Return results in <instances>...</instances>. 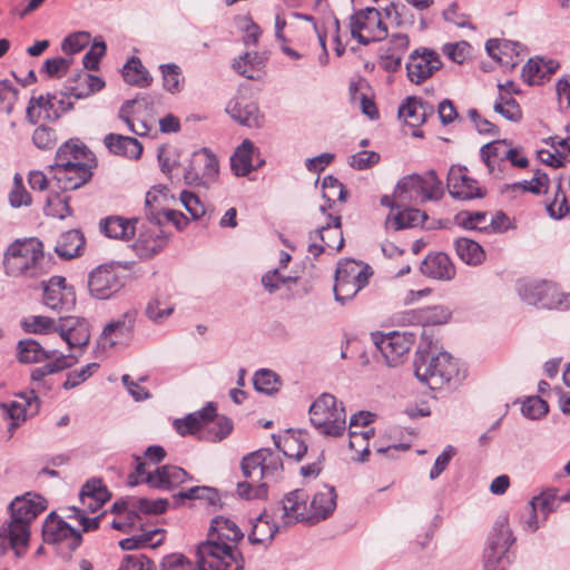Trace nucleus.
Returning <instances> with one entry per match:
<instances>
[{"mask_svg":"<svg viewBox=\"0 0 570 570\" xmlns=\"http://www.w3.org/2000/svg\"><path fill=\"white\" fill-rule=\"evenodd\" d=\"M46 500L35 493L14 498L9 504L10 520L0 528V537L8 539L10 547L21 557L28 547L30 525L46 510Z\"/></svg>","mask_w":570,"mask_h":570,"instance_id":"1","label":"nucleus"},{"mask_svg":"<svg viewBox=\"0 0 570 570\" xmlns=\"http://www.w3.org/2000/svg\"><path fill=\"white\" fill-rule=\"evenodd\" d=\"M180 435L199 434V439L209 442L222 441L233 430L232 421L225 415L216 414V406L209 402L205 407L177 419L174 422Z\"/></svg>","mask_w":570,"mask_h":570,"instance_id":"2","label":"nucleus"},{"mask_svg":"<svg viewBox=\"0 0 570 570\" xmlns=\"http://www.w3.org/2000/svg\"><path fill=\"white\" fill-rule=\"evenodd\" d=\"M414 373L422 383H425L432 390H438L459 373V367L448 352L435 353L429 346L416 352Z\"/></svg>","mask_w":570,"mask_h":570,"instance_id":"3","label":"nucleus"},{"mask_svg":"<svg viewBox=\"0 0 570 570\" xmlns=\"http://www.w3.org/2000/svg\"><path fill=\"white\" fill-rule=\"evenodd\" d=\"M43 245L37 238L16 240L4 254L3 265L9 276L36 277L42 272Z\"/></svg>","mask_w":570,"mask_h":570,"instance_id":"4","label":"nucleus"},{"mask_svg":"<svg viewBox=\"0 0 570 570\" xmlns=\"http://www.w3.org/2000/svg\"><path fill=\"white\" fill-rule=\"evenodd\" d=\"M308 413L312 425L324 436L338 438L346 430L345 407L333 394H321L311 404Z\"/></svg>","mask_w":570,"mask_h":570,"instance_id":"5","label":"nucleus"},{"mask_svg":"<svg viewBox=\"0 0 570 570\" xmlns=\"http://www.w3.org/2000/svg\"><path fill=\"white\" fill-rule=\"evenodd\" d=\"M519 297L527 304L546 309H570V294L549 281L521 279L517 283Z\"/></svg>","mask_w":570,"mask_h":570,"instance_id":"6","label":"nucleus"},{"mask_svg":"<svg viewBox=\"0 0 570 570\" xmlns=\"http://www.w3.org/2000/svg\"><path fill=\"white\" fill-rule=\"evenodd\" d=\"M514 540L508 517L500 515L487 540L482 558L483 569L507 570L512 562L509 550Z\"/></svg>","mask_w":570,"mask_h":570,"instance_id":"7","label":"nucleus"},{"mask_svg":"<svg viewBox=\"0 0 570 570\" xmlns=\"http://www.w3.org/2000/svg\"><path fill=\"white\" fill-rule=\"evenodd\" d=\"M371 267L353 259L341 262L335 273L334 295L342 304L352 299L367 283Z\"/></svg>","mask_w":570,"mask_h":570,"instance_id":"8","label":"nucleus"},{"mask_svg":"<svg viewBox=\"0 0 570 570\" xmlns=\"http://www.w3.org/2000/svg\"><path fill=\"white\" fill-rule=\"evenodd\" d=\"M137 465L134 472L128 475V484L135 487L139 483H147L149 487L161 490H169L184 483L188 473L176 465H163L154 472L147 471V463L136 458Z\"/></svg>","mask_w":570,"mask_h":570,"instance_id":"9","label":"nucleus"},{"mask_svg":"<svg viewBox=\"0 0 570 570\" xmlns=\"http://www.w3.org/2000/svg\"><path fill=\"white\" fill-rule=\"evenodd\" d=\"M240 469L246 479L277 482L283 474V461L278 452L259 449L243 458Z\"/></svg>","mask_w":570,"mask_h":570,"instance_id":"10","label":"nucleus"},{"mask_svg":"<svg viewBox=\"0 0 570 570\" xmlns=\"http://www.w3.org/2000/svg\"><path fill=\"white\" fill-rule=\"evenodd\" d=\"M350 31L360 45L382 41L387 37V27L383 23L381 12L375 8H364L350 17Z\"/></svg>","mask_w":570,"mask_h":570,"instance_id":"11","label":"nucleus"},{"mask_svg":"<svg viewBox=\"0 0 570 570\" xmlns=\"http://www.w3.org/2000/svg\"><path fill=\"white\" fill-rule=\"evenodd\" d=\"M65 151L56 153L55 164L48 166V173L61 190H75L87 184L91 176V167L87 163L71 164L66 160Z\"/></svg>","mask_w":570,"mask_h":570,"instance_id":"12","label":"nucleus"},{"mask_svg":"<svg viewBox=\"0 0 570 570\" xmlns=\"http://www.w3.org/2000/svg\"><path fill=\"white\" fill-rule=\"evenodd\" d=\"M228 553L215 544L199 543L196 550L198 570H244L243 554Z\"/></svg>","mask_w":570,"mask_h":570,"instance_id":"13","label":"nucleus"},{"mask_svg":"<svg viewBox=\"0 0 570 570\" xmlns=\"http://www.w3.org/2000/svg\"><path fill=\"white\" fill-rule=\"evenodd\" d=\"M219 165L216 156L203 148L193 154L189 166L185 169L184 178L189 185L208 186L218 176Z\"/></svg>","mask_w":570,"mask_h":570,"instance_id":"14","label":"nucleus"},{"mask_svg":"<svg viewBox=\"0 0 570 570\" xmlns=\"http://www.w3.org/2000/svg\"><path fill=\"white\" fill-rule=\"evenodd\" d=\"M42 537L46 543L62 546L69 552L75 551L81 543V533L53 512L45 520Z\"/></svg>","mask_w":570,"mask_h":570,"instance_id":"15","label":"nucleus"},{"mask_svg":"<svg viewBox=\"0 0 570 570\" xmlns=\"http://www.w3.org/2000/svg\"><path fill=\"white\" fill-rule=\"evenodd\" d=\"M122 286L118 271L112 265H100L88 275V291L97 299L112 297Z\"/></svg>","mask_w":570,"mask_h":570,"instance_id":"16","label":"nucleus"},{"mask_svg":"<svg viewBox=\"0 0 570 570\" xmlns=\"http://www.w3.org/2000/svg\"><path fill=\"white\" fill-rule=\"evenodd\" d=\"M243 538L244 533L233 520L219 515L212 520L208 539L204 543L215 544L234 556L242 554L236 543Z\"/></svg>","mask_w":570,"mask_h":570,"instance_id":"17","label":"nucleus"},{"mask_svg":"<svg viewBox=\"0 0 570 570\" xmlns=\"http://www.w3.org/2000/svg\"><path fill=\"white\" fill-rule=\"evenodd\" d=\"M441 67L439 53L428 48L415 49L405 66L409 80L416 85L432 77Z\"/></svg>","mask_w":570,"mask_h":570,"instance_id":"18","label":"nucleus"},{"mask_svg":"<svg viewBox=\"0 0 570 570\" xmlns=\"http://www.w3.org/2000/svg\"><path fill=\"white\" fill-rule=\"evenodd\" d=\"M309 238L313 243L308 245V253L314 257H318L325 249L334 253L338 252L344 245L341 217L330 216V222L314 233H311Z\"/></svg>","mask_w":570,"mask_h":570,"instance_id":"19","label":"nucleus"},{"mask_svg":"<svg viewBox=\"0 0 570 570\" xmlns=\"http://www.w3.org/2000/svg\"><path fill=\"white\" fill-rule=\"evenodd\" d=\"M308 499L307 492L303 489L288 492L278 508L281 524L289 527L296 523H309Z\"/></svg>","mask_w":570,"mask_h":570,"instance_id":"20","label":"nucleus"},{"mask_svg":"<svg viewBox=\"0 0 570 570\" xmlns=\"http://www.w3.org/2000/svg\"><path fill=\"white\" fill-rule=\"evenodd\" d=\"M415 341V334L412 332L394 331L382 336L375 342L389 366H396L402 362Z\"/></svg>","mask_w":570,"mask_h":570,"instance_id":"21","label":"nucleus"},{"mask_svg":"<svg viewBox=\"0 0 570 570\" xmlns=\"http://www.w3.org/2000/svg\"><path fill=\"white\" fill-rule=\"evenodd\" d=\"M76 302L72 286L62 276H52L43 289V303L51 309L69 311Z\"/></svg>","mask_w":570,"mask_h":570,"instance_id":"22","label":"nucleus"},{"mask_svg":"<svg viewBox=\"0 0 570 570\" xmlns=\"http://www.w3.org/2000/svg\"><path fill=\"white\" fill-rule=\"evenodd\" d=\"M161 223L148 220L139 229L138 238L134 244V249L142 258H149L159 253L167 244V237L160 228Z\"/></svg>","mask_w":570,"mask_h":570,"instance_id":"23","label":"nucleus"},{"mask_svg":"<svg viewBox=\"0 0 570 570\" xmlns=\"http://www.w3.org/2000/svg\"><path fill=\"white\" fill-rule=\"evenodd\" d=\"M3 413L11 420V428L19 426L39 411V401L33 391L19 393L13 400L0 403Z\"/></svg>","mask_w":570,"mask_h":570,"instance_id":"24","label":"nucleus"},{"mask_svg":"<svg viewBox=\"0 0 570 570\" xmlns=\"http://www.w3.org/2000/svg\"><path fill=\"white\" fill-rule=\"evenodd\" d=\"M448 189L453 198L470 200L483 197L478 181L466 175V168L452 166L448 173Z\"/></svg>","mask_w":570,"mask_h":570,"instance_id":"25","label":"nucleus"},{"mask_svg":"<svg viewBox=\"0 0 570 570\" xmlns=\"http://www.w3.org/2000/svg\"><path fill=\"white\" fill-rule=\"evenodd\" d=\"M337 493L334 487L323 484L308 503L309 524L328 519L336 509Z\"/></svg>","mask_w":570,"mask_h":570,"instance_id":"26","label":"nucleus"},{"mask_svg":"<svg viewBox=\"0 0 570 570\" xmlns=\"http://www.w3.org/2000/svg\"><path fill=\"white\" fill-rule=\"evenodd\" d=\"M511 154V146L507 140H494L480 149V157L488 171L494 178H502L505 170V158Z\"/></svg>","mask_w":570,"mask_h":570,"instance_id":"27","label":"nucleus"},{"mask_svg":"<svg viewBox=\"0 0 570 570\" xmlns=\"http://www.w3.org/2000/svg\"><path fill=\"white\" fill-rule=\"evenodd\" d=\"M226 112L239 125L249 128H259L263 125L258 106L245 97L232 99L226 106Z\"/></svg>","mask_w":570,"mask_h":570,"instance_id":"28","label":"nucleus"},{"mask_svg":"<svg viewBox=\"0 0 570 570\" xmlns=\"http://www.w3.org/2000/svg\"><path fill=\"white\" fill-rule=\"evenodd\" d=\"M137 317L136 309L126 311L117 320L108 323L102 331L100 344L104 347H114L121 338L128 337L135 326Z\"/></svg>","mask_w":570,"mask_h":570,"instance_id":"29","label":"nucleus"},{"mask_svg":"<svg viewBox=\"0 0 570 570\" xmlns=\"http://www.w3.org/2000/svg\"><path fill=\"white\" fill-rule=\"evenodd\" d=\"M57 333H59L70 350L83 347L90 340L87 324L77 317H60L58 320Z\"/></svg>","mask_w":570,"mask_h":570,"instance_id":"30","label":"nucleus"},{"mask_svg":"<svg viewBox=\"0 0 570 570\" xmlns=\"http://www.w3.org/2000/svg\"><path fill=\"white\" fill-rule=\"evenodd\" d=\"M434 114V108L426 101L415 97H409L399 107V117L410 127H419L428 117Z\"/></svg>","mask_w":570,"mask_h":570,"instance_id":"31","label":"nucleus"},{"mask_svg":"<svg viewBox=\"0 0 570 570\" xmlns=\"http://www.w3.org/2000/svg\"><path fill=\"white\" fill-rule=\"evenodd\" d=\"M421 272L431 278L450 281L455 275V267L446 254L435 253L424 258Z\"/></svg>","mask_w":570,"mask_h":570,"instance_id":"32","label":"nucleus"},{"mask_svg":"<svg viewBox=\"0 0 570 570\" xmlns=\"http://www.w3.org/2000/svg\"><path fill=\"white\" fill-rule=\"evenodd\" d=\"M170 196L169 189L165 186H154L147 191L145 198V210L147 219L156 223H161L168 208Z\"/></svg>","mask_w":570,"mask_h":570,"instance_id":"33","label":"nucleus"},{"mask_svg":"<svg viewBox=\"0 0 570 570\" xmlns=\"http://www.w3.org/2000/svg\"><path fill=\"white\" fill-rule=\"evenodd\" d=\"M426 219L428 215L424 212L406 207L402 204V207L399 208V210L392 212L387 215L385 226L393 230H401L421 226Z\"/></svg>","mask_w":570,"mask_h":570,"instance_id":"34","label":"nucleus"},{"mask_svg":"<svg viewBox=\"0 0 570 570\" xmlns=\"http://www.w3.org/2000/svg\"><path fill=\"white\" fill-rule=\"evenodd\" d=\"M559 63L553 59L531 58L522 68V79L530 86L540 85L558 69Z\"/></svg>","mask_w":570,"mask_h":570,"instance_id":"35","label":"nucleus"},{"mask_svg":"<svg viewBox=\"0 0 570 570\" xmlns=\"http://www.w3.org/2000/svg\"><path fill=\"white\" fill-rule=\"evenodd\" d=\"M519 45L510 41L490 39L485 43L488 55L507 69H513L519 62Z\"/></svg>","mask_w":570,"mask_h":570,"instance_id":"36","label":"nucleus"},{"mask_svg":"<svg viewBox=\"0 0 570 570\" xmlns=\"http://www.w3.org/2000/svg\"><path fill=\"white\" fill-rule=\"evenodd\" d=\"M104 144L110 153L130 159L139 158L142 153L141 144L136 138L129 136L108 134L104 139Z\"/></svg>","mask_w":570,"mask_h":570,"instance_id":"37","label":"nucleus"},{"mask_svg":"<svg viewBox=\"0 0 570 570\" xmlns=\"http://www.w3.org/2000/svg\"><path fill=\"white\" fill-rule=\"evenodd\" d=\"M137 222V219L131 220L120 216H110L102 219L99 227L101 233L109 238L128 240L136 233L135 223Z\"/></svg>","mask_w":570,"mask_h":570,"instance_id":"38","label":"nucleus"},{"mask_svg":"<svg viewBox=\"0 0 570 570\" xmlns=\"http://www.w3.org/2000/svg\"><path fill=\"white\" fill-rule=\"evenodd\" d=\"M83 246V234L78 229H70L60 235L56 243L55 252L60 258L71 259L81 255Z\"/></svg>","mask_w":570,"mask_h":570,"instance_id":"39","label":"nucleus"},{"mask_svg":"<svg viewBox=\"0 0 570 570\" xmlns=\"http://www.w3.org/2000/svg\"><path fill=\"white\" fill-rule=\"evenodd\" d=\"M281 525V522L276 523L266 513H262L253 523L252 531L248 534V541L252 544H264L267 547L278 532Z\"/></svg>","mask_w":570,"mask_h":570,"instance_id":"40","label":"nucleus"},{"mask_svg":"<svg viewBox=\"0 0 570 570\" xmlns=\"http://www.w3.org/2000/svg\"><path fill=\"white\" fill-rule=\"evenodd\" d=\"M275 446L286 456L301 461L307 452V445L301 438V433L291 430L285 435H272Z\"/></svg>","mask_w":570,"mask_h":570,"instance_id":"41","label":"nucleus"},{"mask_svg":"<svg viewBox=\"0 0 570 570\" xmlns=\"http://www.w3.org/2000/svg\"><path fill=\"white\" fill-rule=\"evenodd\" d=\"M265 59L257 52H245L233 62V69L240 76L257 80L261 78Z\"/></svg>","mask_w":570,"mask_h":570,"instance_id":"42","label":"nucleus"},{"mask_svg":"<svg viewBox=\"0 0 570 570\" xmlns=\"http://www.w3.org/2000/svg\"><path fill=\"white\" fill-rule=\"evenodd\" d=\"M254 144L245 139L230 157V167L236 176H247L253 169Z\"/></svg>","mask_w":570,"mask_h":570,"instance_id":"43","label":"nucleus"},{"mask_svg":"<svg viewBox=\"0 0 570 570\" xmlns=\"http://www.w3.org/2000/svg\"><path fill=\"white\" fill-rule=\"evenodd\" d=\"M55 350H46L35 340H22L18 343V358L22 363H38L55 356Z\"/></svg>","mask_w":570,"mask_h":570,"instance_id":"44","label":"nucleus"},{"mask_svg":"<svg viewBox=\"0 0 570 570\" xmlns=\"http://www.w3.org/2000/svg\"><path fill=\"white\" fill-rule=\"evenodd\" d=\"M420 179L417 174L409 175L399 180L394 191L393 198L402 204L412 203L420 199L422 202V194Z\"/></svg>","mask_w":570,"mask_h":570,"instance_id":"45","label":"nucleus"},{"mask_svg":"<svg viewBox=\"0 0 570 570\" xmlns=\"http://www.w3.org/2000/svg\"><path fill=\"white\" fill-rule=\"evenodd\" d=\"M458 256L468 265L476 266L485 259V252L475 240L462 237L455 240Z\"/></svg>","mask_w":570,"mask_h":570,"instance_id":"46","label":"nucleus"},{"mask_svg":"<svg viewBox=\"0 0 570 570\" xmlns=\"http://www.w3.org/2000/svg\"><path fill=\"white\" fill-rule=\"evenodd\" d=\"M122 76L126 82L140 88H146L153 82V77L136 57L130 58L124 66Z\"/></svg>","mask_w":570,"mask_h":570,"instance_id":"47","label":"nucleus"},{"mask_svg":"<svg viewBox=\"0 0 570 570\" xmlns=\"http://www.w3.org/2000/svg\"><path fill=\"white\" fill-rule=\"evenodd\" d=\"M420 188L422 194V203L428 200H439L442 198L444 190L441 179L435 170H428L423 176L419 175Z\"/></svg>","mask_w":570,"mask_h":570,"instance_id":"48","label":"nucleus"},{"mask_svg":"<svg viewBox=\"0 0 570 570\" xmlns=\"http://www.w3.org/2000/svg\"><path fill=\"white\" fill-rule=\"evenodd\" d=\"M163 539L160 530H153L139 535L122 539L119 541V547L126 551L146 547L156 548L163 542Z\"/></svg>","mask_w":570,"mask_h":570,"instance_id":"49","label":"nucleus"},{"mask_svg":"<svg viewBox=\"0 0 570 570\" xmlns=\"http://www.w3.org/2000/svg\"><path fill=\"white\" fill-rule=\"evenodd\" d=\"M493 110L509 121L518 122L522 119V109L518 101L504 92H499Z\"/></svg>","mask_w":570,"mask_h":570,"instance_id":"50","label":"nucleus"},{"mask_svg":"<svg viewBox=\"0 0 570 570\" xmlns=\"http://www.w3.org/2000/svg\"><path fill=\"white\" fill-rule=\"evenodd\" d=\"M163 87L167 92L178 94L183 90L184 78L181 76V69L176 63H164L159 66Z\"/></svg>","mask_w":570,"mask_h":570,"instance_id":"51","label":"nucleus"},{"mask_svg":"<svg viewBox=\"0 0 570 570\" xmlns=\"http://www.w3.org/2000/svg\"><path fill=\"white\" fill-rule=\"evenodd\" d=\"M454 222L465 229L489 234V227H487L488 215L484 212L461 210L455 215Z\"/></svg>","mask_w":570,"mask_h":570,"instance_id":"52","label":"nucleus"},{"mask_svg":"<svg viewBox=\"0 0 570 570\" xmlns=\"http://www.w3.org/2000/svg\"><path fill=\"white\" fill-rule=\"evenodd\" d=\"M549 177L546 173L540 169L534 171V176L530 180L518 181L511 185L505 186V190L511 191H530L535 195H540L542 193H547L548 190Z\"/></svg>","mask_w":570,"mask_h":570,"instance_id":"53","label":"nucleus"},{"mask_svg":"<svg viewBox=\"0 0 570 570\" xmlns=\"http://www.w3.org/2000/svg\"><path fill=\"white\" fill-rule=\"evenodd\" d=\"M421 327L442 325L449 322L451 311L443 305H433L419 308Z\"/></svg>","mask_w":570,"mask_h":570,"instance_id":"54","label":"nucleus"},{"mask_svg":"<svg viewBox=\"0 0 570 570\" xmlns=\"http://www.w3.org/2000/svg\"><path fill=\"white\" fill-rule=\"evenodd\" d=\"M45 214L55 218L63 219L71 215L68 197L50 191L45 205Z\"/></svg>","mask_w":570,"mask_h":570,"instance_id":"55","label":"nucleus"},{"mask_svg":"<svg viewBox=\"0 0 570 570\" xmlns=\"http://www.w3.org/2000/svg\"><path fill=\"white\" fill-rule=\"evenodd\" d=\"M253 383L256 391L265 394H273L277 392L281 386V381L276 373L266 368H262L255 373Z\"/></svg>","mask_w":570,"mask_h":570,"instance_id":"56","label":"nucleus"},{"mask_svg":"<svg viewBox=\"0 0 570 570\" xmlns=\"http://www.w3.org/2000/svg\"><path fill=\"white\" fill-rule=\"evenodd\" d=\"M173 312L174 305L168 299L161 297L151 298L145 309L147 317L155 323H161Z\"/></svg>","mask_w":570,"mask_h":570,"instance_id":"57","label":"nucleus"},{"mask_svg":"<svg viewBox=\"0 0 570 570\" xmlns=\"http://www.w3.org/2000/svg\"><path fill=\"white\" fill-rule=\"evenodd\" d=\"M22 324L27 332L35 334L57 332L58 327V321L43 315L30 316L26 318Z\"/></svg>","mask_w":570,"mask_h":570,"instance_id":"58","label":"nucleus"},{"mask_svg":"<svg viewBox=\"0 0 570 570\" xmlns=\"http://www.w3.org/2000/svg\"><path fill=\"white\" fill-rule=\"evenodd\" d=\"M63 150L65 158L67 161L71 164L76 163H86L89 159L90 151L89 149L79 140H69L61 145L57 153Z\"/></svg>","mask_w":570,"mask_h":570,"instance_id":"59","label":"nucleus"},{"mask_svg":"<svg viewBox=\"0 0 570 570\" xmlns=\"http://www.w3.org/2000/svg\"><path fill=\"white\" fill-rule=\"evenodd\" d=\"M91 40V36L87 31H77L68 35L61 42V50L66 55H75L85 49Z\"/></svg>","mask_w":570,"mask_h":570,"instance_id":"60","label":"nucleus"},{"mask_svg":"<svg viewBox=\"0 0 570 570\" xmlns=\"http://www.w3.org/2000/svg\"><path fill=\"white\" fill-rule=\"evenodd\" d=\"M268 482L264 481L258 484L253 482L244 481L237 484V494L245 500L266 499L268 492Z\"/></svg>","mask_w":570,"mask_h":570,"instance_id":"61","label":"nucleus"},{"mask_svg":"<svg viewBox=\"0 0 570 570\" xmlns=\"http://www.w3.org/2000/svg\"><path fill=\"white\" fill-rule=\"evenodd\" d=\"M168 504L166 499L131 498V507L145 514H160L167 510Z\"/></svg>","mask_w":570,"mask_h":570,"instance_id":"62","label":"nucleus"},{"mask_svg":"<svg viewBox=\"0 0 570 570\" xmlns=\"http://www.w3.org/2000/svg\"><path fill=\"white\" fill-rule=\"evenodd\" d=\"M99 368L98 363H89L79 370H75L68 373L66 381L62 386L65 390L75 389L81 383L86 382L97 370Z\"/></svg>","mask_w":570,"mask_h":570,"instance_id":"63","label":"nucleus"},{"mask_svg":"<svg viewBox=\"0 0 570 570\" xmlns=\"http://www.w3.org/2000/svg\"><path fill=\"white\" fill-rule=\"evenodd\" d=\"M118 570H156L155 563L145 554H128Z\"/></svg>","mask_w":570,"mask_h":570,"instance_id":"64","label":"nucleus"}]
</instances>
